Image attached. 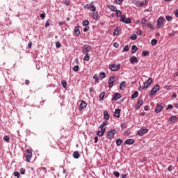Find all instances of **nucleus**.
<instances>
[{
	"instance_id": "1",
	"label": "nucleus",
	"mask_w": 178,
	"mask_h": 178,
	"mask_svg": "<svg viewBox=\"0 0 178 178\" xmlns=\"http://www.w3.org/2000/svg\"><path fill=\"white\" fill-rule=\"evenodd\" d=\"M158 91H159V85L156 84L151 90V91L149 94V96L153 97V95H155V94H156V92H158Z\"/></svg>"
},
{
	"instance_id": "2",
	"label": "nucleus",
	"mask_w": 178,
	"mask_h": 178,
	"mask_svg": "<svg viewBox=\"0 0 178 178\" xmlns=\"http://www.w3.org/2000/svg\"><path fill=\"white\" fill-rule=\"evenodd\" d=\"M33 156V153L31 149H27L25 154L26 162H30L31 157Z\"/></svg>"
},
{
	"instance_id": "3",
	"label": "nucleus",
	"mask_w": 178,
	"mask_h": 178,
	"mask_svg": "<svg viewBox=\"0 0 178 178\" xmlns=\"http://www.w3.org/2000/svg\"><path fill=\"white\" fill-rule=\"evenodd\" d=\"M115 134H116V131L115 129H110L107 133V138H108V140H112L115 136Z\"/></svg>"
},
{
	"instance_id": "4",
	"label": "nucleus",
	"mask_w": 178,
	"mask_h": 178,
	"mask_svg": "<svg viewBox=\"0 0 178 178\" xmlns=\"http://www.w3.org/2000/svg\"><path fill=\"white\" fill-rule=\"evenodd\" d=\"M109 69L112 71V72H118V70H119V69H120V64L116 65V64H111L109 65Z\"/></svg>"
},
{
	"instance_id": "5",
	"label": "nucleus",
	"mask_w": 178,
	"mask_h": 178,
	"mask_svg": "<svg viewBox=\"0 0 178 178\" xmlns=\"http://www.w3.org/2000/svg\"><path fill=\"white\" fill-rule=\"evenodd\" d=\"M152 83H153L152 78H149L147 81L143 83V87L142 88V90H145V88H148V87H149V86H151Z\"/></svg>"
},
{
	"instance_id": "6",
	"label": "nucleus",
	"mask_w": 178,
	"mask_h": 178,
	"mask_svg": "<svg viewBox=\"0 0 178 178\" xmlns=\"http://www.w3.org/2000/svg\"><path fill=\"white\" fill-rule=\"evenodd\" d=\"M120 22H122V23H125L126 24H129L131 23V19L130 18L126 19V15H123L121 16Z\"/></svg>"
},
{
	"instance_id": "7",
	"label": "nucleus",
	"mask_w": 178,
	"mask_h": 178,
	"mask_svg": "<svg viewBox=\"0 0 178 178\" xmlns=\"http://www.w3.org/2000/svg\"><path fill=\"white\" fill-rule=\"evenodd\" d=\"M163 108H165V104L163 103H161V104H158L155 108L156 113H159V112H161V111H162Z\"/></svg>"
},
{
	"instance_id": "8",
	"label": "nucleus",
	"mask_w": 178,
	"mask_h": 178,
	"mask_svg": "<svg viewBox=\"0 0 178 178\" xmlns=\"http://www.w3.org/2000/svg\"><path fill=\"white\" fill-rule=\"evenodd\" d=\"M83 54H88V52L91 51V46L88 44H85L82 49Z\"/></svg>"
},
{
	"instance_id": "9",
	"label": "nucleus",
	"mask_w": 178,
	"mask_h": 178,
	"mask_svg": "<svg viewBox=\"0 0 178 178\" xmlns=\"http://www.w3.org/2000/svg\"><path fill=\"white\" fill-rule=\"evenodd\" d=\"M148 133V129L145 128H141L140 130L138 131V136L140 137L144 136V134H147Z\"/></svg>"
},
{
	"instance_id": "10",
	"label": "nucleus",
	"mask_w": 178,
	"mask_h": 178,
	"mask_svg": "<svg viewBox=\"0 0 178 178\" xmlns=\"http://www.w3.org/2000/svg\"><path fill=\"white\" fill-rule=\"evenodd\" d=\"M163 22H165V19L161 17L157 20V29H161L162 27V24H163Z\"/></svg>"
},
{
	"instance_id": "11",
	"label": "nucleus",
	"mask_w": 178,
	"mask_h": 178,
	"mask_svg": "<svg viewBox=\"0 0 178 178\" xmlns=\"http://www.w3.org/2000/svg\"><path fill=\"white\" fill-rule=\"evenodd\" d=\"M86 108H87V102H86L84 100H82L79 104V111H83V109H86Z\"/></svg>"
},
{
	"instance_id": "12",
	"label": "nucleus",
	"mask_w": 178,
	"mask_h": 178,
	"mask_svg": "<svg viewBox=\"0 0 178 178\" xmlns=\"http://www.w3.org/2000/svg\"><path fill=\"white\" fill-rule=\"evenodd\" d=\"M121 98H122V95L116 92L113 95L111 101H118V99H120Z\"/></svg>"
},
{
	"instance_id": "13",
	"label": "nucleus",
	"mask_w": 178,
	"mask_h": 178,
	"mask_svg": "<svg viewBox=\"0 0 178 178\" xmlns=\"http://www.w3.org/2000/svg\"><path fill=\"white\" fill-rule=\"evenodd\" d=\"M147 3H148V1H147V0L143 1H137L136 6H138V8H142L143 6H145Z\"/></svg>"
},
{
	"instance_id": "14",
	"label": "nucleus",
	"mask_w": 178,
	"mask_h": 178,
	"mask_svg": "<svg viewBox=\"0 0 178 178\" xmlns=\"http://www.w3.org/2000/svg\"><path fill=\"white\" fill-rule=\"evenodd\" d=\"M115 80V76H111L108 79V87L109 88H112L113 87V81Z\"/></svg>"
},
{
	"instance_id": "15",
	"label": "nucleus",
	"mask_w": 178,
	"mask_h": 178,
	"mask_svg": "<svg viewBox=\"0 0 178 178\" xmlns=\"http://www.w3.org/2000/svg\"><path fill=\"white\" fill-rule=\"evenodd\" d=\"M130 62L131 63H132V65H134L135 63H138V58H137V57L134 56L131 57Z\"/></svg>"
},
{
	"instance_id": "16",
	"label": "nucleus",
	"mask_w": 178,
	"mask_h": 178,
	"mask_svg": "<svg viewBox=\"0 0 178 178\" xmlns=\"http://www.w3.org/2000/svg\"><path fill=\"white\" fill-rule=\"evenodd\" d=\"M177 115H172L171 118H170L168 122L172 123V122H173L174 123H176V120H177Z\"/></svg>"
},
{
	"instance_id": "17",
	"label": "nucleus",
	"mask_w": 178,
	"mask_h": 178,
	"mask_svg": "<svg viewBox=\"0 0 178 178\" xmlns=\"http://www.w3.org/2000/svg\"><path fill=\"white\" fill-rule=\"evenodd\" d=\"M113 116H115V118H120V109H115L113 113Z\"/></svg>"
},
{
	"instance_id": "18",
	"label": "nucleus",
	"mask_w": 178,
	"mask_h": 178,
	"mask_svg": "<svg viewBox=\"0 0 178 178\" xmlns=\"http://www.w3.org/2000/svg\"><path fill=\"white\" fill-rule=\"evenodd\" d=\"M74 32L76 34V37H79L80 35V26H75Z\"/></svg>"
},
{
	"instance_id": "19",
	"label": "nucleus",
	"mask_w": 178,
	"mask_h": 178,
	"mask_svg": "<svg viewBox=\"0 0 178 178\" xmlns=\"http://www.w3.org/2000/svg\"><path fill=\"white\" fill-rule=\"evenodd\" d=\"M143 100H139L137 104L135 106V108L136 109V111H138V109H140V106H141V105H143Z\"/></svg>"
},
{
	"instance_id": "20",
	"label": "nucleus",
	"mask_w": 178,
	"mask_h": 178,
	"mask_svg": "<svg viewBox=\"0 0 178 178\" xmlns=\"http://www.w3.org/2000/svg\"><path fill=\"white\" fill-rule=\"evenodd\" d=\"M124 144V145H126L127 144L128 145H131V144H134V139H127V140H125Z\"/></svg>"
},
{
	"instance_id": "21",
	"label": "nucleus",
	"mask_w": 178,
	"mask_h": 178,
	"mask_svg": "<svg viewBox=\"0 0 178 178\" xmlns=\"http://www.w3.org/2000/svg\"><path fill=\"white\" fill-rule=\"evenodd\" d=\"M91 17L95 20H98V12H94L91 13Z\"/></svg>"
},
{
	"instance_id": "22",
	"label": "nucleus",
	"mask_w": 178,
	"mask_h": 178,
	"mask_svg": "<svg viewBox=\"0 0 178 178\" xmlns=\"http://www.w3.org/2000/svg\"><path fill=\"white\" fill-rule=\"evenodd\" d=\"M73 157L75 159H79V158H80V153L78 151H75L73 153Z\"/></svg>"
},
{
	"instance_id": "23",
	"label": "nucleus",
	"mask_w": 178,
	"mask_h": 178,
	"mask_svg": "<svg viewBox=\"0 0 178 178\" xmlns=\"http://www.w3.org/2000/svg\"><path fill=\"white\" fill-rule=\"evenodd\" d=\"M125 87H126V81H123L120 84V90H124Z\"/></svg>"
},
{
	"instance_id": "24",
	"label": "nucleus",
	"mask_w": 178,
	"mask_h": 178,
	"mask_svg": "<svg viewBox=\"0 0 178 178\" xmlns=\"http://www.w3.org/2000/svg\"><path fill=\"white\" fill-rule=\"evenodd\" d=\"M108 8L111 10L112 12H116L118 10L116 9V7L113 5L108 6Z\"/></svg>"
},
{
	"instance_id": "25",
	"label": "nucleus",
	"mask_w": 178,
	"mask_h": 178,
	"mask_svg": "<svg viewBox=\"0 0 178 178\" xmlns=\"http://www.w3.org/2000/svg\"><path fill=\"white\" fill-rule=\"evenodd\" d=\"M104 118L106 120H109V113H108V111H104Z\"/></svg>"
},
{
	"instance_id": "26",
	"label": "nucleus",
	"mask_w": 178,
	"mask_h": 178,
	"mask_svg": "<svg viewBox=\"0 0 178 178\" xmlns=\"http://www.w3.org/2000/svg\"><path fill=\"white\" fill-rule=\"evenodd\" d=\"M99 100L100 101H104V99L105 98V92H102L100 95H99Z\"/></svg>"
},
{
	"instance_id": "27",
	"label": "nucleus",
	"mask_w": 178,
	"mask_h": 178,
	"mask_svg": "<svg viewBox=\"0 0 178 178\" xmlns=\"http://www.w3.org/2000/svg\"><path fill=\"white\" fill-rule=\"evenodd\" d=\"M141 24L142 27H145L147 26V19H145V18L142 19Z\"/></svg>"
},
{
	"instance_id": "28",
	"label": "nucleus",
	"mask_w": 178,
	"mask_h": 178,
	"mask_svg": "<svg viewBox=\"0 0 178 178\" xmlns=\"http://www.w3.org/2000/svg\"><path fill=\"white\" fill-rule=\"evenodd\" d=\"M138 97V91H135L134 94L131 95V99L137 98Z\"/></svg>"
},
{
	"instance_id": "29",
	"label": "nucleus",
	"mask_w": 178,
	"mask_h": 178,
	"mask_svg": "<svg viewBox=\"0 0 178 178\" xmlns=\"http://www.w3.org/2000/svg\"><path fill=\"white\" fill-rule=\"evenodd\" d=\"M137 52V46L133 45L131 47V54H136Z\"/></svg>"
},
{
	"instance_id": "30",
	"label": "nucleus",
	"mask_w": 178,
	"mask_h": 178,
	"mask_svg": "<svg viewBox=\"0 0 178 178\" xmlns=\"http://www.w3.org/2000/svg\"><path fill=\"white\" fill-rule=\"evenodd\" d=\"M115 15L117 16V17H121L122 16V11L117 10L115 11Z\"/></svg>"
},
{
	"instance_id": "31",
	"label": "nucleus",
	"mask_w": 178,
	"mask_h": 178,
	"mask_svg": "<svg viewBox=\"0 0 178 178\" xmlns=\"http://www.w3.org/2000/svg\"><path fill=\"white\" fill-rule=\"evenodd\" d=\"M122 143H123V141L120 138H118L116 140V144L118 147H120V145H122Z\"/></svg>"
},
{
	"instance_id": "32",
	"label": "nucleus",
	"mask_w": 178,
	"mask_h": 178,
	"mask_svg": "<svg viewBox=\"0 0 178 178\" xmlns=\"http://www.w3.org/2000/svg\"><path fill=\"white\" fill-rule=\"evenodd\" d=\"M105 126H108L107 121H105V122H102V124L100 125L99 128L100 129H104V127H105Z\"/></svg>"
},
{
	"instance_id": "33",
	"label": "nucleus",
	"mask_w": 178,
	"mask_h": 178,
	"mask_svg": "<svg viewBox=\"0 0 178 178\" xmlns=\"http://www.w3.org/2000/svg\"><path fill=\"white\" fill-rule=\"evenodd\" d=\"M82 24L83 26H88V24H90V22L88 20H84L83 22H82Z\"/></svg>"
},
{
	"instance_id": "34",
	"label": "nucleus",
	"mask_w": 178,
	"mask_h": 178,
	"mask_svg": "<svg viewBox=\"0 0 178 178\" xmlns=\"http://www.w3.org/2000/svg\"><path fill=\"white\" fill-rule=\"evenodd\" d=\"M118 34H119V28L118 27L115 29L113 35H118Z\"/></svg>"
},
{
	"instance_id": "35",
	"label": "nucleus",
	"mask_w": 178,
	"mask_h": 178,
	"mask_svg": "<svg viewBox=\"0 0 178 178\" xmlns=\"http://www.w3.org/2000/svg\"><path fill=\"white\" fill-rule=\"evenodd\" d=\"M99 76L101 79H105V77H106L105 72H100Z\"/></svg>"
},
{
	"instance_id": "36",
	"label": "nucleus",
	"mask_w": 178,
	"mask_h": 178,
	"mask_svg": "<svg viewBox=\"0 0 178 178\" xmlns=\"http://www.w3.org/2000/svg\"><path fill=\"white\" fill-rule=\"evenodd\" d=\"M148 55H149V51L147 50L142 52L143 56H148Z\"/></svg>"
},
{
	"instance_id": "37",
	"label": "nucleus",
	"mask_w": 178,
	"mask_h": 178,
	"mask_svg": "<svg viewBox=\"0 0 178 178\" xmlns=\"http://www.w3.org/2000/svg\"><path fill=\"white\" fill-rule=\"evenodd\" d=\"M72 70H74V72H79V70H80V67L79 65H75L72 68Z\"/></svg>"
},
{
	"instance_id": "38",
	"label": "nucleus",
	"mask_w": 178,
	"mask_h": 178,
	"mask_svg": "<svg viewBox=\"0 0 178 178\" xmlns=\"http://www.w3.org/2000/svg\"><path fill=\"white\" fill-rule=\"evenodd\" d=\"M151 44L152 45H156V44H158V40H156V39H152L151 41Z\"/></svg>"
},
{
	"instance_id": "39",
	"label": "nucleus",
	"mask_w": 178,
	"mask_h": 178,
	"mask_svg": "<svg viewBox=\"0 0 178 178\" xmlns=\"http://www.w3.org/2000/svg\"><path fill=\"white\" fill-rule=\"evenodd\" d=\"M131 40H133V41L137 40V35L133 34L132 35L130 36Z\"/></svg>"
},
{
	"instance_id": "40",
	"label": "nucleus",
	"mask_w": 178,
	"mask_h": 178,
	"mask_svg": "<svg viewBox=\"0 0 178 178\" xmlns=\"http://www.w3.org/2000/svg\"><path fill=\"white\" fill-rule=\"evenodd\" d=\"M3 140H4V141H6V143H9V140H10V138H9L8 136H5L3 137Z\"/></svg>"
},
{
	"instance_id": "41",
	"label": "nucleus",
	"mask_w": 178,
	"mask_h": 178,
	"mask_svg": "<svg viewBox=\"0 0 178 178\" xmlns=\"http://www.w3.org/2000/svg\"><path fill=\"white\" fill-rule=\"evenodd\" d=\"M86 56H84V60H86V62H88L90 60V56L88 54H85Z\"/></svg>"
},
{
	"instance_id": "42",
	"label": "nucleus",
	"mask_w": 178,
	"mask_h": 178,
	"mask_svg": "<svg viewBox=\"0 0 178 178\" xmlns=\"http://www.w3.org/2000/svg\"><path fill=\"white\" fill-rule=\"evenodd\" d=\"M61 84L64 88H66V86H67V83L66 82V81H63L61 82Z\"/></svg>"
},
{
	"instance_id": "43",
	"label": "nucleus",
	"mask_w": 178,
	"mask_h": 178,
	"mask_svg": "<svg viewBox=\"0 0 178 178\" xmlns=\"http://www.w3.org/2000/svg\"><path fill=\"white\" fill-rule=\"evenodd\" d=\"M95 9H96V8H95V6H90V7H89V10H90L91 12H95Z\"/></svg>"
},
{
	"instance_id": "44",
	"label": "nucleus",
	"mask_w": 178,
	"mask_h": 178,
	"mask_svg": "<svg viewBox=\"0 0 178 178\" xmlns=\"http://www.w3.org/2000/svg\"><path fill=\"white\" fill-rule=\"evenodd\" d=\"M56 48H60V47H62V44H60V42L58 41L56 42Z\"/></svg>"
},
{
	"instance_id": "45",
	"label": "nucleus",
	"mask_w": 178,
	"mask_h": 178,
	"mask_svg": "<svg viewBox=\"0 0 178 178\" xmlns=\"http://www.w3.org/2000/svg\"><path fill=\"white\" fill-rule=\"evenodd\" d=\"M127 51H129V45H125L122 52H127Z\"/></svg>"
},
{
	"instance_id": "46",
	"label": "nucleus",
	"mask_w": 178,
	"mask_h": 178,
	"mask_svg": "<svg viewBox=\"0 0 178 178\" xmlns=\"http://www.w3.org/2000/svg\"><path fill=\"white\" fill-rule=\"evenodd\" d=\"M165 19H166V20H168V22H172V16H170V15H167L165 17Z\"/></svg>"
},
{
	"instance_id": "47",
	"label": "nucleus",
	"mask_w": 178,
	"mask_h": 178,
	"mask_svg": "<svg viewBox=\"0 0 178 178\" xmlns=\"http://www.w3.org/2000/svg\"><path fill=\"white\" fill-rule=\"evenodd\" d=\"M113 175H114V176H115V177H119V176H120V173H119V172H118V171H115L113 172Z\"/></svg>"
},
{
	"instance_id": "48",
	"label": "nucleus",
	"mask_w": 178,
	"mask_h": 178,
	"mask_svg": "<svg viewBox=\"0 0 178 178\" xmlns=\"http://www.w3.org/2000/svg\"><path fill=\"white\" fill-rule=\"evenodd\" d=\"M136 34L138 35H143V31L140 29H138L137 31H136Z\"/></svg>"
},
{
	"instance_id": "49",
	"label": "nucleus",
	"mask_w": 178,
	"mask_h": 178,
	"mask_svg": "<svg viewBox=\"0 0 178 178\" xmlns=\"http://www.w3.org/2000/svg\"><path fill=\"white\" fill-rule=\"evenodd\" d=\"M14 176L19 178L20 177V173L19 172H14Z\"/></svg>"
},
{
	"instance_id": "50",
	"label": "nucleus",
	"mask_w": 178,
	"mask_h": 178,
	"mask_svg": "<svg viewBox=\"0 0 178 178\" xmlns=\"http://www.w3.org/2000/svg\"><path fill=\"white\" fill-rule=\"evenodd\" d=\"M169 109H173V105L169 104L166 108V111H169Z\"/></svg>"
},
{
	"instance_id": "51",
	"label": "nucleus",
	"mask_w": 178,
	"mask_h": 178,
	"mask_svg": "<svg viewBox=\"0 0 178 178\" xmlns=\"http://www.w3.org/2000/svg\"><path fill=\"white\" fill-rule=\"evenodd\" d=\"M20 173H21V175H24L26 173V169L21 168Z\"/></svg>"
},
{
	"instance_id": "52",
	"label": "nucleus",
	"mask_w": 178,
	"mask_h": 178,
	"mask_svg": "<svg viewBox=\"0 0 178 178\" xmlns=\"http://www.w3.org/2000/svg\"><path fill=\"white\" fill-rule=\"evenodd\" d=\"M115 2L117 5H120L121 2H123V0H115Z\"/></svg>"
},
{
	"instance_id": "53",
	"label": "nucleus",
	"mask_w": 178,
	"mask_h": 178,
	"mask_svg": "<svg viewBox=\"0 0 178 178\" xmlns=\"http://www.w3.org/2000/svg\"><path fill=\"white\" fill-rule=\"evenodd\" d=\"M88 30H90V26H85V28L83 29L84 33H87Z\"/></svg>"
},
{
	"instance_id": "54",
	"label": "nucleus",
	"mask_w": 178,
	"mask_h": 178,
	"mask_svg": "<svg viewBox=\"0 0 178 178\" xmlns=\"http://www.w3.org/2000/svg\"><path fill=\"white\" fill-rule=\"evenodd\" d=\"M93 79L95 80L96 83H98V76L97 74L93 76Z\"/></svg>"
},
{
	"instance_id": "55",
	"label": "nucleus",
	"mask_w": 178,
	"mask_h": 178,
	"mask_svg": "<svg viewBox=\"0 0 178 178\" xmlns=\"http://www.w3.org/2000/svg\"><path fill=\"white\" fill-rule=\"evenodd\" d=\"M147 27H148L149 29H151L152 30V29H154V26H153L152 24H151V23H149V24H147Z\"/></svg>"
},
{
	"instance_id": "56",
	"label": "nucleus",
	"mask_w": 178,
	"mask_h": 178,
	"mask_svg": "<svg viewBox=\"0 0 178 178\" xmlns=\"http://www.w3.org/2000/svg\"><path fill=\"white\" fill-rule=\"evenodd\" d=\"M102 134V132L101 131H98L97 133V135L99 136V137H102V136H104Z\"/></svg>"
},
{
	"instance_id": "57",
	"label": "nucleus",
	"mask_w": 178,
	"mask_h": 178,
	"mask_svg": "<svg viewBox=\"0 0 178 178\" xmlns=\"http://www.w3.org/2000/svg\"><path fill=\"white\" fill-rule=\"evenodd\" d=\"M121 127L122 129H126V127H127V125L126 124V123H123L122 124Z\"/></svg>"
},
{
	"instance_id": "58",
	"label": "nucleus",
	"mask_w": 178,
	"mask_h": 178,
	"mask_svg": "<svg viewBox=\"0 0 178 178\" xmlns=\"http://www.w3.org/2000/svg\"><path fill=\"white\" fill-rule=\"evenodd\" d=\"M64 3H65L67 6H69L70 5L69 1H67V0H65Z\"/></svg>"
},
{
	"instance_id": "59",
	"label": "nucleus",
	"mask_w": 178,
	"mask_h": 178,
	"mask_svg": "<svg viewBox=\"0 0 178 178\" xmlns=\"http://www.w3.org/2000/svg\"><path fill=\"white\" fill-rule=\"evenodd\" d=\"M113 47H114L115 48H118V47H119V44H118V42H115V43L113 44Z\"/></svg>"
},
{
	"instance_id": "60",
	"label": "nucleus",
	"mask_w": 178,
	"mask_h": 178,
	"mask_svg": "<svg viewBox=\"0 0 178 178\" xmlns=\"http://www.w3.org/2000/svg\"><path fill=\"white\" fill-rule=\"evenodd\" d=\"M40 17H41V19H45V14L44 13L40 14Z\"/></svg>"
},
{
	"instance_id": "61",
	"label": "nucleus",
	"mask_w": 178,
	"mask_h": 178,
	"mask_svg": "<svg viewBox=\"0 0 178 178\" xmlns=\"http://www.w3.org/2000/svg\"><path fill=\"white\" fill-rule=\"evenodd\" d=\"M100 131L102 132V136H104V134H105V129H102Z\"/></svg>"
},
{
	"instance_id": "62",
	"label": "nucleus",
	"mask_w": 178,
	"mask_h": 178,
	"mask_svg": "<svg viewBox=\"0 0 178 178\" xmlns=\"http://www.w3.org/2000/svg\"><path fill=\"white\" fill-rule=\"evenodd\" d=\"M50 24H49V21H47L45 24V27H49Z\"/></svg>"
},
{
	"instance_id": "63",
	"label": "nucleus",
	"mask_w": 178,
	"mask_h": 178,
	"mask_svg": "<svg viewBox=\"0 0 178 178\" xmlns=\"http://www.w3.org/2000/svg\"><path fill=\"white\" fill-rule=\"evenodd\" d=\"M172 165H169V166L168 167V170L169 172H172Z\"/></svg>"
},
{
	"instance_id": "64",
	"label": "nucleus",
	"mask_w": 178,
	"mask_h": 178,
	"mask_svg": "<svg viewBox=\"0 0 178 178\" xmlns=\"http://www.w3.org/2000/svg\"><path fill=\"white\" fill-rule=\"evenodd\" d=\"M175 15L176 17H178V10H175Z\"/></svg>"
}]
</instances>
